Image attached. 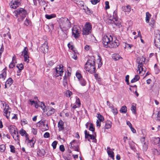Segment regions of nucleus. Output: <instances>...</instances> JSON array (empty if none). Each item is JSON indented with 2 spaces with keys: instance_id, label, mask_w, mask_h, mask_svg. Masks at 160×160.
<instances>
[{
  "instance_id": "1",
  "label": "nucleus",
  "mask_w": 160,
  "mask_h": 160,
  "mask_svg": "<svg viewBox=\"0 0 160 160\" xmlns=\"http://www.w3.org/2000/svg\"><path fill=\"white\" fill-rule=\"evenodd\" d=\"M9 131L12 136L15 140L19 141V135L18 132L17 130V128L13 125H10L8 128Z\"/></svg>"
},
{
  "instance_id": "2",
  "label": "nucleus",
  "mask_w": 160,
  "mask_h": 160,
  "mask_svg": "<svg viewBox=\"0 0 160 160\" xmlns=\"http://www.w3.org/2000/svg\"><path fill=\"white\" fill-rule=\"evenodd\" d=\"M92 26L89 22H86L84 25V27L82 29V34L83 35H89L92 31Z\"/></svg>"
},
{
  "instance_id": "3",
  "label": "nucleus",
  "mask_w": 160,
  "mask_h": 160,
  "mask_svg": "<svg viewBox=\"0 0 160 160\" xmlns=\"http://www.w3.org/2000/svg\"><path fill=\"white\" fill-rule=\"evenodd\" d=\"M146 58H144L143 56L141 57H138L137 58V62L138 63V70L139 71V73H140L141 71L144 70L143 68V63L145 62Z\"/></svg>"
},
{
  "instance_id": "4",
  "label": "nucleus",
  "mask_w": 160,
  "mask_h": 160,
  "mask_svg": "<svg viewBox=\"0 0 160 160\" xmlns=\"http://www.w3.org/2000/svg\"><path fill=\"white\" fill-rule=\"evenodd\" d=\"M63 68V65H58L55 68L56 72L53 73V77L57 78L59 76H62L64 72Z\"/></svg>"
},
{
  "instance_id": "5",
  "label": "nucleus",
  "mask_w": 160,
  "mask_h": 160,
  "mask_svg": "<svg viewBox=\"0 0 160 160\" xmlns=\"http://www.w3.org/2000/svg\"><path fill=\"white\" fill-rule=\"evenodd\" d=\"M95 64V61L94 57L88 59L87 62L85 65V68L86 71L88 72L90 71V68L92 65Z\"/></svg>"
},
{
  "instance_id": "6",
  "label": "nucleus",
  "mask_w": 160,
  "mask_h": 160,
  "mask_svg": "<svg viewBox=\"0 0 160 160\" xmlns=\"http://www.w3.org/2000/svg\"><path fill=\"white\" fill-rule=\"evenodd\" d=\"M15 12L16 14V16L21 17L22 18V19L25 17L27 15V11L22 8L17 9Z\"/></svg>"
},
{
  "instance_id": "7",
  "label": "nucleus",
  "mask_w": 160,
  "mask_h": 160,
  "mask_svg": "<svg viewBox=\"0 0 160 160\" xmlns=\"http://www.w3.org/2000/svg\"><path fill=\"white\" fill-rule=\"evenodd\" d=\"M112 40V37L111 35L104 36L102 38V43L104 46L108 47L110 42Z\"/></svg>"
},
{
  "instance_id": "8",
  "label": "nucleus",
  "mask_w": 160,
  "mask_h": 160,
  "mask_svg": "<svg viewBox=\"0 0 160 160\" xmlns=\"http://www.w3.org/2000/svg\"><path fill=\"white\" fill-rule=\"evenodd\" d=\"M119 45V42L118 40L115 37L113 38L112 37V40L111 41L108 47L110 48H117Z\"/></svg>"
},
{
  "instance_id": "9",
  "label": "nucleus",
  "mask_w": 160,
  "mask_h": 160,
  "mask_svg": "<svg viewBox=\"0 0 160 160\" xmlns=\"http://www.w3.org/2000/svg\"><path fill=\"white\" fill-rule=\"evenodd\" d=\"M79 27H74L72 29V33L75 38H78L80 36V29Z\"/></svg>"
},
{
  "instance_id": "10",
  "label": "nucleus",
  "mask_w": 160,
  "mask_h": 160,
  "mask_svg": "<svg viewBox=\"0 0 160 160\" xmlns=\"http://www.w3.org/2000/svg\"><path fill=\"white\" fill-rule=\"evenodd\" d=\"M48 42L46 41L42 45V46L40 48V50L44 53H46L48 52L49 47L48 46Z\"/></svg>"
},
{
  "instance_id": "11",
  "label": "nucleus",
  "mask_w": 160,
  "mask_h": 160,
  "mask_svg": "<svg viewBox=\"0 0 160 160\" xmlns=\"http://www.w3.org/2000/svg\"><path fill=\"white\" fill-rule=\"evenodd\" d=\"M85 134V138H88V137H89V138L91 139H92L93 140V142H97V140L95 138V137L93 134H90L88 133L87 132V131L85 130L84 131Z\"/></svg>"
},
{
  "instance_id": "12",
  "label": "nucleus",
  "mask_w": 160,
  "mask_h": 160,
  "mask_svg": "<svg viewBox=\"0 0 160 160\" xmlns=\"http://www.w3.org/2000/svg\"><path fill=\"white\" fill-rule=\"evenodd\" d=\"M154 42L156 47L160 48V34L156 36L154 39Z\"/></svg>"
},
{
  "instance_id": "13",
  "label": "nucleus",
  "mask_w": 160,
  "mask_h": 160,
  "mask_svg": "<svg viewBox=\"0 0 160 160\" xmlns=\"http://www.w3.org/2000/svg\"><path fill=\"white\" fill-rule=\"evenodd\" d=\"M64 122L62 120H60L58 123V127L59 131L63 130L64 129Z\"/></svg>"
},
{
  "instance_id": "14",
  "label": "nucleus",
  "mask_w": 160,
  "mask_h": 160,
  "mask_svg": "<svg viewBox=\"0 0 160 160\" xmlns=\"http://www.w3.org/2000/svg\"><path fill=\"white\" fill-rule=\"evenodd\" d=\"M45 110L47 111H48L47 112V114L48 115H50L53 114L55 111V109L51 107L48 108V109L47 108Z\"/></svg>"
},
{
  "instance_id": "15",
  "label": "nucleus",
  "mask_w": 160,
  "mask_h": 160,
  "mask_svg": "<svg viewBox=\"0 0 160 160\" xmlns=\"http://www.w3.org/2000/svg\"><path fill=\"white\" fill-rule=\"evenodd\" d=\"M28 145L31 148H33L34 147V145L36 142V140H34L33 138H32V139L28 141H27Z\"/></svg>"
},
{
  "instance_id": "16",
  "label": "nucleus",
  "mask_w": 160,
  "mask_h": 160,
  "mask_svg": "<svg viewBox=\"0 0 160 160\" xmlns=\"http://www.w3.org/2000/svg\"><path fill=\"white\" fill-rule=\"evenodd\" d=\"M5 70L6 68L4 69L2 73L0 74V78L2 79L3 80H5L6 77L7 73Z\"/></svg>"
},
{
  "instance_id": "17",
  "label": "nucleus",
  "mask_w": 160,
  "mask_h": 160,
  "mask_svg": "<svg viewBox=\"0 0 160 160\" xmlns=\"http://www.w3.org/2000/svg\"><path fill=\"white\" fill-rule=\"evenodd\" d=\"M112 122L110 121H107L105 126V128L108 129L111 128L112 126Z\"/></svg>"
},
{
  "instance_id": "18",
  "label": "nucleus",
  "mask_w": 160,
  "mask_h": 160,
  "mask_svg": "<svg viewBox=\"0 0 160 160\" xmlns=\"http://www.w3.org/2000/svg\"><path fill=\"white\" fill-rule=\"evenodd\" d=\"M79 83L82 86H85L87 83L86 81L83 78H81L79 80Z\"/></svg>"
},
{
  "instance_id": "19",
  "label": "nucleus",
  "mask_w": 160,
  "mask_h": 160,
  "mask_svg": "<svg viewBox=\"0 0 160 160\" xmlns=\"http://www.w3.org/2000/svg\"><path fill=\"white\" fill-rule=\"evenodd\" d=\"M123 10L125 12H129L131 11V7L129 6L122 7Z\"/></svg>"
},
{
  "instance_id": "20",
  "label": "nucleus",
  "mask_w": 160,
  "mask_h": 160,
  "mask_svg": "<svg viewBox=\"0 0 160 160\" xmlns=\"http://www.w3.org/2000/svg\"><path fill=\"white\" fill-rule=\"evenodd\" d=\"M112 20L113 22V23L116 26L119 27L120 26L121 24V22L120 20H118V18L116 19V21L114 19H112Z\"/></svg>"
},
{
  "instance_id": "21",
  "label": "nucleus",
  "mask_w": 160,
  "mask_h": 160,
  "mask_svg": "<svg viewBox=\"0 0 160 160\" xmlns=\"http://www.w3.org/2000/svg\"><path fill=\"white\" fill-rule=\"evenodd\" d=\"M28 49L26 47H25L23 50L22 51V55L24 56L28 55Z\"/></svg>"
},
{
  "instance_id": "22",
  "label": "nucleus",
  "mask_w": 160,
  "mask_h": 160,
  "mask_svg": "<svg viewBox=\"0 0 160 160\" xmlns=\"http://www.w3.org/2000/svg\"><path fill=\"white\" fill-rule=\"evenodd\" d=\"M107 153L109 157L112 158L113 160L114 159V153L113 151L110 150H107Z\"/></svg>"
},
{
  "instance_id": "23",
  "label": "nucleus",
  "mask_w": 160,
  "mask_h": 160,
  "mask_svg": "<svg viewBox=\"0 0 160 160\" xmlns=\"http://www.w3.org/2000/svg\"><path fill=\"white\" fill-rule=\"evenodd\" d=\"M56 16L55 14H52L50 15L46 14L45 15V18L48 19H50L52 18H55Z\"/></svg>"
},
{
  "instance_id": "24",
  "label": "nucleus",
  "mask_w": 160,
  "mask_h": 160,
  "mask_svg": "<svg viewBox=\"0 0 160 160\" xmlns=\"http://www.w3.org/2000/svg\"><path fill=\"white\" fill-rule=\"evenodd\" d=\"M136 104L134 103H132V106L131 107V110L132 111V113L135 114L136 113Z\"/></svg>"
},
{
  "instance_id": "25",
  "label": "nucleus",
  "mask_w": 160,
  "mask_h": 160,
  "mask_svg": "<svg viewBox=\"0 0 160 160\" xmlns=\"http://www.w3.org/2000/svg\"><path fill=\"white\" fill-rule=\"evenodd\" d=\"M139 78V76L138 75H135L134 78L131 80V82L132 83L138 81Z\"/></svg>"
},
{
  "instance_id": "26",
  "label": "nucleus",
  "mask_w": 160,
  "mask_h": 160,
  "mask_svg": "<svg viewBox=\"0 0 160 160\" xmlns=\"http://www.w3.org/2000/svg\"><path fill=\"white\" fill-rule=\"evenodd\" d=\"M112 16L113 17L112 19H114L116 21V19L118 18L117 10V9L115 10L113 12Z\"/></svg>"
},
{
  "instance_id": "27",
  "label": "nucleus",
  "mask_w": 160,
  "mask_h": 160,
  "mask_svg": "<svg viewBox=\"0 0 160 160\" xmlns=\"http://www.w3.org/2000/svg\"><path fill=\"white\" fill-rule=\"evenodd\" d=\"M127 111V107L125 106H122L120 110V112H121L125 113Z\"/></svg>"
},
{
  "instance_id": "28",
  "label": "nucleus",
  "mask_w": 160,
  "mask_h": 160,
  "mask_svg": "<svg viewBox=\"0 0 160 160\" xmlns=\"http://www.w3.org/2000/svg\"><path fill=\"white\" fill-rule=\"evenodd\" d=\"M152 153L154 155H158L160 153V151L158 150L157 149L153 148L152 149Z\"/></svg>"
},
{
  "instance_id": "29",
  "label": "nucleus",
  "mask_w": 160,
  "mask_h": 160,
  "mask_svg": "<svg viewBox=\"0 0 160 160\" xmlns=\"http://www.w3.org/2000/svg\"><path fill=\"white\" fill-rule=\"evenodd\" d=\"M64 21L65 22V24H62V25H63L64 26H68V27H69L70 25V22L68 19H65Z\"/></svg>"
},
{
  "instance_id": "30",
  "label": "nucleus",
  "mask_w": 160,
  "mask_h": 160,
  "mask_svg": "<svg viewBox=\"0 0 160 160\" xmlns=\"http://www.w3.org/2000/svg\"><path fill=\"white\" fill-rule=\"evenodd\" d=\"M97 117L98 119V120L100 122H103L104 120L103 117L100 113L98 114Z\"/></svg>"
},
{
  "instance_id": "31",
  "label": "nucleus",
  "mask_w": 160,
  "mask_h": 160,
  "mask_svg": "<svg viewBox=\"0 0 160 160\" xmlns=\"http://www.w3.org/2000/svg\"><path fill=\"white\" fill-rule=\"evenodd\" d=\"M6 83L8 85L10 86L12 83V79L11 78H9L6 81Z\"/></svg>"
},
{
  "instance_id": "32",
  "label": "nucleus",
  "mask_w": 160,
  "mask_h": 160,
  "mask_svg": "<svg viewBox=\"0 0 160 160\" xmlns=\"http://www.w3.org/2000/svg\"><path fill=\"white\" fill-rule=\"evenodd\" d=\"M143 149L144 150H146L148 148V143L147 142H144L143 143Z\"/></svg>"
},
{
  "instance_id": "33",
  "label": "nucleus",
  "mask_w": 160,
  "mask_h": 160,
  "mask_svg": "<svg viewBox=\"0 0 160 160\" xmlns=\"http://www.w3.org/2000/svg\"><path fill=\"white\" fill-rule=\"evenodd\" d=\"M95 64L92 65L91 68H90V71L89 72L91 73L92 72H95L96 69L95 67Z\"/></svg>"
},
{
  "instance_id": "34",
  "label": "nucleus",
  "mask_w": 160,
  "mask_h": 160,
  "mask_svg": "<svg viewBox=\"0 0 160 160\" xmlns=\"http://www.w3.org/2000/svg\"><path fill=\"white\" fill-rule=\"evenodd\" d=\"M10 112H8V110H6L4 112V115H5L6 118L8 119L9 117L10 114Z\"/></svg>"
},
{
  "instance_id": "35",
  "label": "nucleus",
  "mask_w": 160,
  "mask_h": 160,
  "mask_svg": "<svg viewBox=\"0 0 160 160\" xmlns=\"http://www.w3.org/2000/svg\"><path fill=\"white\" fill-rule=\"evenodd\" d=\"M120 58H122L118 54H116V56L113 57V59L115 61H117L119 60Z\"/></svg>"
},
{
  "instance_id": "36",
  "label": "nucleus",
  "mask_w": 160,
  "mask_h": 160,
  "mask_svg": "<svg viewBox=\"0 0 160 160\" xmlns=\"http://www.w3.org/2000/svg\"><path fill=\"white\" fill-rule=\"evenodd\" d=\"M89 130L92 131V132H93L94 131L95 128H94V126H93V125L92 123H91L90 124V125L89 126Z\"/></svg>"
},
{
  "instance_id": "37",
  "label": "nucleus",
  "mask_w": 160,
  "mask_h": 160,
  "mask_svg": "<svg viewBox=\"0 0 160 160\" xmlns=\"http://www.w3.org/2000/svg\"><path fill=\"white\" fill-rule=\"evenodd\" d=\"M5 146L4 144L0 145V150L1 152H4L5 150Z\"/></svg>"
},
{
  "instance_id": "38",
  "label": "nucleus",
  "mask_w": 160,
  "mask_h": 160,
  "mask_svg": "<svg viewBox=\"0 0 160 160\" xmlns=\"http://www.w3.org/2000/svg\"><path fill=\"white\" fill-rule=\"evenodd\" d=\"M98 60L99 61V63L98 64V67H100L102 65V63L101 62L102 60V58L101 56H99L98 55Z\"/></svg>"
},
{
  "instance_id": "39",
  "label": "nucleus",
  "mask_w": 160,
  "mask_h": 160,
  "mask_svg": "<svg viewBox=\"0 0 160 160\" xmlns=\"http://www.w3.org/2000/svg\"><path fill=\"white\" fill-rule=\"evenodd\" d=\"M20 133L21 136H23L24 135H25L27 133L24 130L22 129L20 131Z\"/></svg>"
},
{
  "instance_id": "40",
  "label": "nucleus",
  "mask_w": 160,
  "mask_h": 160,
  "mask_svg": "<svg viewBox=\"0 0 160 160\" xmlns=\"http://www.w3.org/2000/svg\"><path fill=\"white\" fill-rule=\"evenodd\" d=\"M16 67L18 69L22 70L23 68V65L22 63L17 64Z\"/></svg>"
},
{
  "instance_id": "41",
  "label": "nucleus",
  "mask_w": 160,
  "mask_h": 160,
  "mask_svg": "<svg viewBox=\"0 0 160 160\" xmlns=\"http://www.w3.org/2000/svg\"><path fill=\"white\" fill-rule=\"evenodd\" d=\"M76 103L77 104L78 107H80L81 105V103L78 97H76Z\"/></svg>"
},
{
  "instance_id": "42",
  "label": "nucleus",
  "mask_w": 160,
  "mask_h": 160,
  "mask_svg": "<svg viewBox=\"0 0 160 160\" xmlns=\"http://www.w3.org/2000/svg\"><path fill=\"white\" fill-rule=\"evenodd\" d=\"M46 123V121L45 120H43V121H39L38 123V125H42L43 126H45V125ZM39 126H40V125Z\"/></svg>"
},
{
  "instance_id": "43",
  "label": "nucleus",
  "mask_w": 160,
  "mask_h": 160,
  "mask_svg": "<svg viewBox=\"0 0 160 160\" xmlns=\"http://www.w3.org/2000/svg\"><path fill=\"white\" fill-rule=\"evenodd\" d=\"M66 96L67 97H69L72 94V93L69 90L67 91L66 92Z\"/></svg>"
},
{
  "instance_id": "44",
  "label": "nucleus",
  "mask_w": 160,
  "mask_h": 160,
  "mask_svg": "<svg viewBox=\"0 0 160 160\" xmlns=\"http://www.w3.org/2000/svg\"><path fill=\"white\" fill-rule=\"evenodd\" d=\"M58 143V142L57 141H54L52 143V146L53 148L54 149H55L56 148V146L57 145Z\"/></svg>"
},
{
  "instance_id": "45",
  "label": "nucleus",
  "mask_w": 160,
  "mask_h": 160,
  "mask_svg": "<svg viewBox=\"0 0 160 160\" xmlns=\"http://www.w3.org/2000/svg\"><path fill=\"white\" fill-rule=\"evenodd\" d=\"M19 4V3L16 1H14L13 3V5H14L12 7V8H16L18 7V5Z\"/></svg>"
},
{
  "instance_id": "46",
  "label": "nucleus",
  "mask_w": 160,
  "mask_h": 160,
  "mask_svg": "<svg viewBox=\"0 0 160 160\" xmlns=\"http://www.w3.org/2000/svg\"><path fill=\"white\" fill-rule=\"evenodd\" d=\"M76 77L78 78V80H79L81 78H82V75L81 74H80L78 72H77L76 73Z\"/></svg>"
},
{
  "instance_id": "47",
  "label": "nucleus",
  "mask_w": 160,
  "mask_h": 160,
  "mask_svg": "<svg viewBox=\"0 0 160 160\" xmlns=\"http://www.w3.org/2000/svg\"><path fill=\"white\" fill-rule=\"evenodd\" d=\"M100 0H91V2L92 4L95 5L99 2Z\"/></svg>"
},
{
  "instance_id": "48",
  "label": "nucleus",
  "mask_w": 160,
  "mask_h": 160,
  "mask_svg": "<svg viewBox=\"0 0 160 160\" xmlns=\"http://www.w3.org/2000/svg\"><path fill=\"white\" fill-rule=\"evenodd\" d=\"M66 74H65L64 76V77L63 78V85L64 86H65L67 84V80H66Z\"/></svg>"
},
{
  "instance_id": "49",
  "label": "nucleus",
  "mask_w": 160,
  "mask_h": 160,
  "mask_svg": "<svg viewBox=\"0 0 160 160\" xmlns=\"http://www.w3.org/2000/svg\"><path fill=\"white\" fill-rule=\"evenodd\" d=\"M30 24V22L29 20L26 18L24 22V24L27 26H28Z\"/></svg>"
},
{
  "instance_id": "50",
  "label": "nucleus",
  "mask_w": 160,
  "mask_h": 160,
  "mask_svg": "<svg viewBox=\"0 0 160 160\" xmlns=\"http://www.w3.org/2000/svg\"><path fill=\"white\" fill-rule=\"evenodd\" d=\"M10 151L11 152L14 153L15 152V148L13 146L11 145L10 146Z\"/></svg>"
},
{
  "instance_id": "51",
  "label": "nucleus",
  "mask_w": 160,
  "mask_h": 160,
  "mask_svg": "<svg viewBox=\"0 0 160 160\" xmlns=\"http://www.w3.org/2000/svg\"><path fill=\"white\" fill-rule=\"evenodd\" d=\"M148 14H149V13L148 12H147L146 13V21L147 23L149 22V16H148Z\"/></svg>"
},
{
  "instance_id": "52",
  "label": "nucleus",
  "mask_w": 160,
  "mask_h": 160,
  "mask_svg": "<svg viewBox=\"0 0 160 160\" xmlns=\"http://www.w3.org/2000/svg\"><path fill=\"white\" fill-rule=\"evenodd\" d=\"M40 106L41 108H42L44 110H45L47 108L45 106L44 103L42 102H41Z\"/></svg>"
},
{
  "instance_id": "53",
  "label": "nucleus",
  "mask_w": 160,
  "mask_h": 160,
  "mask_svg": "<svg viewBox=\"0 0 160 160\" xmlns=\"http://www.w3.org/2000/svg\"><path fill=\"white\" fill-rule=\"evenodd\" d=\"M105 9H108L110 7L109 6V2L108 1H106L105 2Z\"/></svg>"
},
{
  "instance_id": "54",
  "label": "nucleus",
  "mask_w": 160,
  "mask_h": 160,
  "mask_svg": "<svg viewBox=\"0 0 160 160\" xmlns=\"http://www.w3.org/2000/svg\"><path fill=\"white\" fill-rule=\"evenodd\" d=\"M24 61L27 62H28L29 61V59H28V58H29V56L26 55V56H24Z\"/></svg>"
},
{
  "instance_id": "55",
  "label": "nucleus",
  "mask_w": 160,
  "mask_h": 160,
  "mask_svg": "<svg viewBox=\"0 0 160 160\" xmlns=\"http://www.w3.org/2000/svg\"><path fill=\"white\" fill-rule=\"evenodd\" d=\"M50 136V134L48 132H45L43 135L44 137L45 138H49Z\"/></svg>"
},
{
  "instance_id": "56",
  "label": "nucleus",
  "mask_w": 160,
  "mask_h": 160,
  "mask_svg": "<svg viewBox=\"0 0 160 160\" xmlns=\"http://www.w3.org/2000/svg\"><path fill=\"white\" fill-rule=\"evenodd\" d=\"M22 125H25L27 123V121L25 119H23L21 120Z\"/></svg>"
},
{
  "instance_id": "57",
  "label": "nucleus",
  "mask_w": 160,
  "mask_h": 160,
  "mask_svg": "<svg viewBox=\"0 0 160 160\" xmlns=\"http://www.w3.org/2000/svg\"><path fill=\"white\" fill-rule=\"evenodd\" d=\"M111 109L114 115H116L118 113V111L116 108H114L113 107L112 109Z\"/></svg>"
},
{
  "instance_id": "58",
  "label": "nucleus",
  "mask_w": 160,
  "mask_h": 160,
  "mask_svg": "<svg viewBox=\"0 0 160 160\" xmlns=\"http://www.w3.org/2000/svg\"><path fill=\"white\" fill-rule=\"evenodd\" d=\"M107 105L109 106V108H111V109H112L113 106V105L111 104L108 101H107Z\"/></svg>"
},
{
  "instance_id": "59",
  "label": "nucleus",
  "mask_w": 160,
  "mask_h": 160,
  "mask_svg": "<svg viewBox=\"0 0 160 160\" xmlns=\"http://www.w3.org/2000/svg\"><path fill=\"white\" fill-rule=\"evenodd\" d=\"M72 58H73L75 60H77V56L76 53L74 52L72 54Z\"/></svg>"
},
{
  "instance_id": "60",
  "label": "nucleus",
  "mask_w": 160,
  "mask_h": 160,
  "mask_svg": "<svg viewBox=\"0 0 160 160\" xmlns=\"http://www.w3.org/2000/svg\"><path fill=\"white\" fill-rule=\"evenodd\" d=\"M59 149L61 151L63 152L65 150L64 146L63 145H61L59 147Z\"/></svg>"
},
{
  "instance_id": "61",
  "label": "nucleus",
  "mask_w": 160,
  "mask_h": 160,
  "mask_svg": "<svg viewBox=\"0 0 160 160\" xmlns=\"http://www.w3.org/2000/svg\"><path fill=\"white\" fill-rule=\"evenodd\" d=\"M4 48L2 44V46L0 49V57H1L2 52H3Z\"/></svg>"
},
{
  "instance_id": "62",
  "label": "nucleus",
  "mask_w": 160,
  "mask_h": 160,
  "mask_svg": "<svg viewBox=\"0 0 160 160\" xmlns=\"http://www.w3.org/2000/svg\"><path fill=\"white\" fill-rule=\"evenodd\" d=\"M32 132L34 134L36 135L37 132V129L33 128L32 129Z\"/></svg>"
},
{
  "instance_id": "63",
  "label": "nucleus",
  "mask_w": 160,
  "mask_h": 160,
  "mask_svg": "<svg viewBox=\"0 0 160 160\" xmlns=\"http://www.w3.org/2000/svg\"><path fill=\"white\" fill-rule=\"evenodd\" d=\"M129 76L128 75H127L126 76V82H127V84L129 85Z\"/></svg>"
},
{
  "instance_id": "64",
  "label": "nucleus",
  "mask_w": 160,
  "mask_h": 160,
  "mask_svg": "<svg viewBox=\"0 0 160 160\" xmlns=\"http://www.w3.org/2000/svg\"><path fill=\"white\" fill-rule=\"evenodd\" d=\"M15 66V64L12 62L9 65V67L10 68H13Z\"/></svg>"
}]
</instances>
